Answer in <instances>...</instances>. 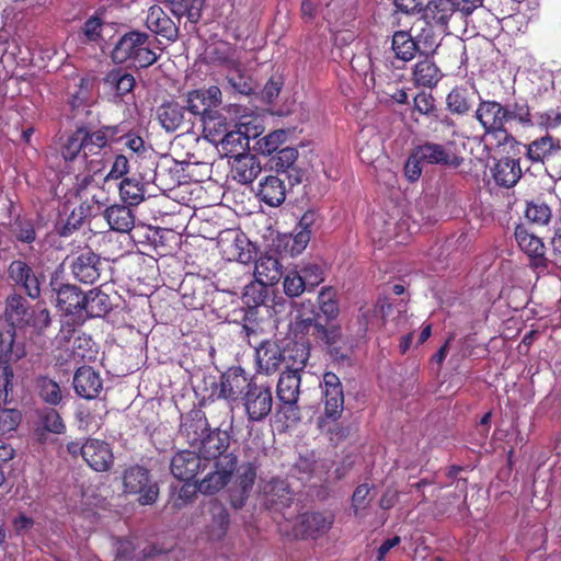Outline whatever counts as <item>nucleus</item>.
Listing matches in <instances>:
<instances>
[{
    "label": "nucleus",
    "mask_w": 561,
    "mask_h": 561,
    "mask_svg": "<svg viewBox=\"0 0 561 561\" xmlns=\"http://www.w3.org/2000/svg\"><path fill=\"white\" fill-rule=\"evenodd\" d=\"M128 204H114L105 209L104 217L112 230L122 233L133 230L136 216Z\"/></svg>",
    "instance_id": "37"
},
{
    "label": "nucleus",
    "mask_w": 561,
    "mask_h": 561,
    "mask_svg": "<svg viewBox=\"0 0 561 561\" xmlns=\"http://www.w3.org/2000/svg\"><path fill=\"white\" fill-rule=\"evenodd\" d=\"M112 310L111 298L107 294L92 289L84 294V302L82 309L83 323L89 318H101Z\"/></svg>",
    "instance_id": "41"
},
{
    "label": "nucleus",
    "mask_w": 561,
    "mask_h": 561,
    "mask_svg": "<svg viewBox=\"0 0 561 561\" xmlns=\"http://www.w3.org/2000/svg\"><path fill=\"white\" fill-rule=\"evenodd\" d=\"M213 60L218 65L225 67L228 71L237 70L241 66L240 59L236 56V49L231 46L227 48H215L211 53Z\"/></svg>",
    "instance_id": "57"
},
{
    "label": "nucleus",
    "mask_w": 561,
    "mask_h": 561,
    "mask_svg": "<svg viewBox=\"0 0 561 561\" xmlns=\"http://www.w3.org/2000/svg\"><path fill=\"white\" fill-rule=\"evenodd\" d=\"M123 488L127 494H137V501L142 506L154 504L160 494L158 482L152 479L150 471L140 465H133L124 470Z\"/></svg>",
    "instance_id": "6"
},
{
    "label": "nucleus",
    "mask_w": 561,
    "mask_h": 561,
    "mask_svg": "<svg viewBox=\"0 0 561 561\" xmlns=\"http://www.w3.org/2000/svg\"><path fill=\"white\" fill-rule=\"evenodd\" d=\"M7 282L20 289L27 298L38 300L42 296V279L44 275L35 272L24 259H13L5 271Z\"/></svg>",
    "instance_id": "7"
},
{
    "label": "nucleus",
    "mask_w": 561,
    "mask_h": 561,
    "mask_svg": "<svg viewBox=\"0 0 561 561\" xmlns=\"http://www.w3.org/2000/svg\"><path fill=\"white\" fill-rule=\"evenodd\" d=\"M334 519L335 517L332 513L307 512L299 516L295 531L304 539H317L332 528Z\"/></svg>",
    "instance_id": "18"
},
{
    "label": "nucleus",
    "mask_w": 561,
    "mask_h": 561,
    "mask_svg": "<svg viewBox=\"0 0 561 561\" xmlns=\"http://www.w3.org/2000/svg\"><path fill=\"white\" fill-rule=\"evenodd\" d=\"M515 239L528 257V266L537 273L545 272L549 266V259L546 256L543 241L523 225L515 228Z\"/></svg>",
    "instance_id": "11"
},
{
    "label": "nucleus",
    "mask_w": 561,
    "mask_h": 561,
    "mask_svg": "<svg viewBox=\"0 0 561 561\" xmlns=\"http://www.w3.org/2000/svg\"><path fill=\"white\" fill-rule=\"evenodd\" d=\"M522 148L525 150L523 153L526 154L528 161L533 164H541L545 168L548 167L556 153L561 157L560 140L549 134L538 137L527 145L522 144Z\"/></svg>",
    "instance_id": "19"
},
{
    "label": "nucleus",
    "mask_w": 561,
    "mask_h": 561,
    "mask_svg": "<svg viewBox=\"0 0 561 561\" xmlns=\"http://www.w3.org/2000/svg\"><path fill=\"white\" fill-rule=\"evenodd\" d=\"M444 73L427 54L419 59L411 70V82L415 88L434 89L443 79Z\"/></svg>",
    "instance_id": "27"
},
{
    "label": "nucleus",
    "mask_w": 561,
    "mask_h": 561,
    "mask_svg": "<svg viewBox=\"0 0 561 561\" xmlns=\"http://www.w3.org/2000/svg\"><path fill=\"white\" fill-rule=\"evenodd\" d=\"M502 129L507 134L508 125L528 128L534 125L530 107L526 101L502 103Z\"/></svg>",
    "instance_id": "30"
},
{
    "label": "nucleus",
    "mask_w": 561,
    "mask_h": 561,
    "mask_svg": "<svg viewBox=\"0 0 561 561\" xmlns=\"http://www.w3.org/2000/svg\"><path fill=\"white\" fill-rule=\"evenodd\" d=\"M202 123L205 139L214 145H218L226 133L234 125L232 122H229L219 110L208 114L202 119Z\"/></svg>",
    "instance_id": "40"
},
{
    "label": "nucleus",
    "mask_w": 561,
    "mask_h": 561,
    "mask_svg": "<svg viewBox=\"0 0 561 561\" xmlns=\"http://www.w3.org/2000/svg\"><path fill=\"white\" fill-rule=\"evenodd\" d=\"M298 158V151L293 147H285L282 149H277L275 151V156L273 157L275 168L277 172L287 171L290 169Z\"/></svg>",
    "instance_id": "60"
},
{
    "label": "nucleus",
    "mask_w": 561,
    "mask_h": 561,
    "mask_svg": "<svg viewBox=\"0 0 561 561\" xmlns=\"http://www.w3.org/2000/svg\"><path fill=\"white\" fill-rule=\"evenodd\" d=\"M415 157L426 164H437L447 168H459L465 159L463 157L448 150L444 145L425 141L414 148Z\"/></svg>",
    "instance_id": "17"
},
{
    "label": "nucleus",
    "mask_w": 561,
    "mask_h": 561,
    "mask_svg": "<svg viewBox=\"0 0 561 561\" xmlns=\"http://www.w3.org/2000/svg\"><path fill=\"white\" fill-rule=\"evenodd\" d=\"M525 217L534 224L546 225L551 217V209L545 203L530 202L527 204Z\"/></svg>",
    "instance_id": "56"
},
{
    "label": "nucleus",
    "mask_w": 561,
    "mask_h": 561,
    "mask_svg": "<svg viewBox=\"0 0 561 561\" xmlns=\"http://www.w3.org/2000/svg\"><path fill=\"white\" fill-rule=\"evenodd\" d=\"M300 375L295 373H282L276 386L277 412L283 414L286 421H300V408L298 399L300 394Z\"/></svg>",
    "instance_id": "8"
},
{
    "label": "nucleus",
    "mask_w": 561,
    "mask_h": 561,
    "mask_svg": "<svg viewBox=\"0 0 561 561\" xmlns=\"http://www.w3.org/2000/svg\"><path fill=\"white\" fill-rule=\"evenodd\" d=\"M255 381L240 366H232L220 376L218 399L237 402Z\"/></svg>",
    "instance_id": "13"
},
{
    "label": "nucleus",
    "mask_w": 561,
    "mask_h": 561,
    "mask_svg": "<svg viewBox=\"0 0 561 561\" xmlns=\"http://www.w3.org/2000/svg\"><path fill=\"white\" fill-rule=\"evenodd\" d=\"M211 431L205 413L201 410H192L182 420L180 433L191 447H195Z\"/></svg>",
    "instance_id": "26"
},
{
    "label": "nucleus",
    "mask_w": 561,
    "mask_h": 561,
    "mask_svg": "<svg viewBox=\"0 0 561 561\" xmlns=\"http://www.w3.org/2000/svg\"><path fill=\"white\" fill-rule=\"evenodd\" d=\"M226 80L228 84L231 87L233 92L250 95L253 93V83L251 78L247 75L243 66H239L237 70H231L227 72Z\"/></svg>",
    "instance_id": "50"
},
{
    "label": "nucleus",
    "mask_w": 561,
    "mask_h": 561,
    "mask_svg": "<svg viewBox=\"0 0 561 561\" xmlns=\"http://www.w3.org/2000/svg\"><path fill=\"white\" fill-rule=\"evenodd\" d=\"M391 50L394 58L404 64L422 55L420 42L415 41L408 31H396L391 39Z\"/></svg>",
    "instance_id": "35"
},
{
    "label": "nucleus",
    "mask_w": 561,
    "mask_h": 561,
    "mask_svg": "<svg viewBox=\"0 0 561 561\" xmlns=\"http://www.w3.org/2000/svg\"><path fill=\"white\" fill-rule=\"evenodd\" d=\"M77 182L75 186L76 195L81 201L89 202V192L91 191H100V185L95 181L94 175L85 174L83 176H77Z\"/></svg>",
    "instance_id": "62"
},
{
    "label": "nucleus",
    "mask_w": 561,
    "mask_h": 561,
    "mask_svg": "<svg viewBox=\"0 0 561 561\" xmlns=\"http://www.w3.org/2000/svg\"><path fill=\"white\" fill-rule=\"evenodd\" d=\"M256 360L261 369L274 373L283 364V348L274 342H262L256 348Z\"/></svg>",
    "instance_id": "42"
},
{
    "label": "nucleus",
    "mask_w": 561,
    "mask_h": 561,
    "mask_svg": "<svg viewBox=\"0 0 561 561\" xmlns=\"http://www.w3.org/2000/svg\"><path fill=\"white\" fill-rule=\"evenodd\" d=\"M199 482L201 480L196 481L194 485L187 483L183 484L180 488L176 496L171 502L172 508L179 511L186 506L188 503H191L195 497L196 492L199 491Z\"/></svg>",
    "instance_id": "61"
},
{
    "label": "nucleus",
    "mask_w": 561,
    "mask_h": 561,
    "mask_svg": "<svg viewBox=\"0 0 561 561\" xmlns=\"http://www.w3.org/2000/svg\"><path fill=\"white\" fill-rule=\"evenodd\" d=\"M33 308L26 296L20 293L14 291L5 298L4 316L11 327L0 332V353L7 362H18L26 355L24 344L15 341V328L26 327Z\"/></svg>",
    "instance_id": "3"
},
{
    "label": "nucleus",
    "mask_w": 561,
    "mask_h": 561,
    "mask_svg": "<svg viewBox=\"0 0 561 561\" xmlns=\"http://www.w3.org/2000/svg\"><path fill=\"white\" fill-rule=\"evenodd\" d=\"M165 171L163 165L153 168V162H150V165H146L137 175L124 178L118 187L121 198L129 206H138L145 199L147 186L150 184H154L161 191L174 188L175 180L165 179Z\"/></svg>",
    "instance_id": "5"
},
{
    "label": "nucleus",
    "mask_w": 561,
    "mask_h": 561,
    "mask_svg": "<svg viewBox=\"0 0 561 561\" xmlns=\"http://www.w3.org/2000/svg\"><path fill=\"white\" fill-rule=\"evenodd\" d=\"M232 127V129L230 128L226 133L218 145L221 146V150L226 156L234 158L247 153L250 149V137L244 125L237 126L234 124Z\"/></svg>",
    "instance_id": "36"
},
{
    "label": "nucleus",
    "mask_w": 561,
    "mask_h": 561,
    "mask_svg": "<svg viewBox=\"0 0 561 561\" xmlns=\"http://www.w3.org/2000/svg\"><path fill=\"white\" fill-rule=\"evenodd\" d=\"M9 230L16 242L32 244L37 238L34 220L24 216H18L10 224Z\"/></svg>",
    "instance_id": "46"
},
{
    "label": "nucleus",
    "mask_w": 561,
    "mask_h": 561,
    "mask_svg": "<svg viewBox=\"0 0 561 561\" xmlns=\"http://www.w3.org/2000/svg\"><path fill=\"white\" fill-rule=\"evenodd\" d=\"M105 84L115 90L116 95L123 98L133 92L136 85L135 77L126 69L114 68L104 78Z\"/></svg>",
    "instance_id": "44"
},
{
    "label": "nucleus",
    "mask_w": 561,
    "mask_h": 561,
    "mask_svg": "<svg viewBox=\"0 0 561 561\" xmlns=\"http://www.w3.org/2000/svg\"><path fill=\"white\" fill-rule=\"evenodd\" d=\"M101 257L89 249L72 261L71 272L79 282L94 284L101 276Z\"/></svg>",
    "instance_id": "25"
},
{
    "label": "nucleus",
    "mask_w": 561,
    "mask_h": 561,
    "mask_svg": "<svg viewBox=\"0 0 561 561\" xmlns=\"http://www.w3.org/2000/svg\"><path fill=\"white\" fill-rule=\"evenodd\" d=\"M145 25L148 31L174 43L179 38L178 24L158 4L149 7Z\"/></svg>",
    "instance_id": "23"
},
{
    "label": "nucleus",
    "mask_w": 561,
    "mask_h": 561,
    "mask_svg": "<svg viewBox=\"0 0 561 561\" xmlns=\"http://www.w3.org/2000/svg\"><path fill=\"white\" fill-rule=\"evenodd\" d=\"M103 20L99 16L89 18L83 26L82 33L89 42H96L102 36Z\"/></svg>",
    "instance_id": "64"
},
{
    "label": "nucleus",
    "mask_w": 561,
    "mask_h": 561,
    "mask_svg": "<svg viewBox=\"0 0 561 561\" xmlns=\"http://www.w3.org/2000/svg\"><path fill=\"white\" fill-rule=\"evenodd\" d=\"M211 520L207 526L209 540L219 541L227 535L230 525V514L221 503H215L210 507Z\"/></svg>",
    "instance_id": "43"
},
{
    "label": "nucleus",
    "mask_w": 561,
    "mask_h": 561,
    "mask_svg": "<svg viewBox=\"0 0 561 561\" xmlns=\"http://www.w3.org/2000/svg\"><path fill=\"white\" fill-rule=\"evenodd\" d=\"M502 103L495 100L479 98L474 110V118L482 127L485 135H500L502 129Z\"/></svg>",
    "instance_id": "20"
},
{
    "label": "nucleus",
    "mask_w": 561,
    "mask_h": 561,
    "mask_svg": "<svg viewBox=\"0 0 561 561\" xmlns=\"http://www.w3.org/2000/svg\"><path fill=\"white\" fill-rule=\"evenodd\" d=\"M84 461L96 472L108 471L114 463L112 447L105 440L89 438L85 440Z\"/></svg>",
    "instance_id": "24"
},
{
    "label": "nucleus",
    "mask_w": 561,
    "mask_h": 561,
    "mask_svg": "<svg viewBox=\"0 0 561 561\" xmlns=\"http://www.w3.org/2000/svg\"><path fill=\"white\" fill-rule=\"evenodd\" d=\"M73 388L79 397L92 400L101 393L103 381L100 374L91 366H81L75 373Z\"/></svg>",
    "instance_id": "28"
},
{
    "label": "nucleus",
    "mask_w": 561,
    "mask_h": 561,
    "mask_svg": "<svg viewBox=\"0 0 561 561\" xmlns=\"http://www.w3.org/2000/svg\"><path fill=\"white\" fill-rule=\"evenodd\" d=\"M310 239H311L310 231L295 229V233L290 238V241L287 242L286 247L289 248V252L293 256L298 255L307 248Z\"/></svg>",
    "instance_id": "63"
},
{
    "label": "nucleus",
    "mask_w": 561,
    "mask_h": 561,
    "mask_svg": "<svg viewBox=\"0 0 561 561\" xmlns=\"http://www.w3.org/2000/svg\"><path fill=\"white\" fill-rule=\"evenodd\" d=\"M84 293L76 285L67 287L56 298V307L66 313V316L72 317V320L77 324L83 323V309Z\"/></svg>",
    "instance_id": "29"
},
{
    "label": "nucleus",
    "mask_w": 561,
    "mask_h": 561,
    "mask_svg": "<svg viewBox=\"0 0 561 561\" xmlns=\"http://www.w3.org/2000/svg\"><path fill=\"white\" fill-rule=\"evenodd\" d=\"M453 16L451 0H431L423 8L422 18L430 26L447 28Z\"/></svg>",
    "instance_id": "38"
},
{
    "label": "nucleus",
    "mask_w": 561,
    "mask_h": 561,
    "mask_svg": "<svg viewBox=\"0 0 561 561\" xmlns=\"http://www.w3.org/2000/svg\"><path fill=\"white\" fill-rule=\"evenodd\" d=\"M299 272L308 290H312L324 280V271L321 264L314 262L305 263Z\"/></svg>",
    "instance_id": "54"
},
{
    "label": "nucleus",
    "mask_w": 561,
    "mask_h": 561,
    "mask_svg": "<svg viewBox=\"0 0 561 561\" xmlns=\"http://www.w3.org/2000/svg\"><path fill=\"white\" fill-rule=\"evenodd\" d=\"M256 195L267 206L277 207L286 198L285 181L278 175H267L260 181Z\"/></svg>",
    "instance_id": "33"
},
{
    "label": "nucleus",
    "mask_w": 561,
    "mask_h": 561,
    "mask_svg": "<svg viewBox=\"0 0 561 561\" xmlns=\"http://www.w3.org/2000/svg\"><path fill=\"white\" fill-rule=\"evenodd\" d=\"M221 103L222 92L217 85L195 89L188 91L185 95L187 112L194 116H201V119L218 110Z\"/></svg>",
    "instance_id": "12"
},
{
    "label": "nucleus",
    "mask_w": 561,
    "mask_h": 561,
    "mask_svg": "<svg viewBox=\"0 0 561 561\" xmlns=\"http://www.w3.org/2000/svg\"><path fill=\"white\" fill-rule=\"evenodd\" d=\"M219 248L226 260L241 264L251 263L256 255L255 247L241 232L229 233L228 237L221 238Z\"/></svg>",
    "instance_id": "16"
},
{
    "label": "nucleus",
    "mask_w": 561,
    "mask_h": 561,
    "mask_svg": "<svg viewBox=\"0 0 561 561\" xmlns=\"http://www.w3.org/2000/svg\"><path fill=\"white\" fill-rule=\"evenodd\" d=\"M318 304L322 321L329 327V322L334 320L340 312L336 291L332 287H323L318 295Z\"/></svg>",
    "instance_id": "47"
},
{
    "label": "nucleus",
    "mask_w": 561,
    "mask_h": 561,
    "mask_svg": "<svg viewBox=\"0 0 561 561\" xmlns=\"http://www.w3.org/2000/svg\"><path fill=\"white\" fill-rule=\"evenodd\" d=\"M93 210L94 206L91 203L88 201H82L77 207L72 209L60 233L62 236H68L75 230L81 228L85 219L92 216Z\"/></svg>",
    "instance_id": "48"
},
{
    "label": "nucleus",
    "mask_w": 561,
    "mask_h": 561,
    "mask_svg": "<svg viewBox=\"0 0 561 561\" xmlns=\"http://www.w3.org/2000/svg\"><path fill=\"white\" fill-rule=\"evenodd\" d=\"M261 171V162L256 156L243 153L234 157L231 169L233 180L242 184H250L257 178Z\"/></svg>",
    "instance_id": "34"
},
{
    "label": "nucleus",
    "mask_w": 561,
    "mask_h": 561,
    "mask_svg": "<svg viewBox=\"0 0 561 561\" xmlns=\"http://www.w3.org/2000/svg\"><path fill=\"white\" fill-rule=\"evenodd\" d=\"M284 293L287 297H299L305 290H308L299 270L288 271L283 282Z\"/></svg>",
    "instance_id": "52"
},
{
    "label": "nucleus",
    "mask_w": 561,
    "mask_h": 561,
    "mask_svg": "<svg viewBox=\"0 0 561 561\" xmlns=\"http://www.w3.org/2000/svg\"><path fill=\"white\" fill-rule=\"evenodd\" d=\"M22 421V413L14 408H0V436L15 432Z\"/></svg>",
    "instance_id": "53"
},
{
    "label": "nucleus",
    "mask_w": 561,
    "mask_h": 561,
    "mask_svg": "<svg viewBox=\"0 0 561 561\" xmlns=\"http://www.w3.org/2000/svg\"><path fill=\"white\" fill-rule=\"evenodd\" d=\"M39 397L50 405H57L62 400L60 386L53 379L41 376L36 379Z\"/></svg>",
    "instance_id": "49"
},
{
    "label": "nucleus",
    "mask_w": 561,
    "mask_h": 561,
    "mask_svg": "<svg viewBox=\"0 0 561 561\" xmlns=\"http://www.w3.org/2000/svg\"><path fill=\"white\" fill-rule=\"evenodd\" d=\"M282 275V265L276 256L262 254L255 260L254 276L259 283L273 286L280 280Z\"/></svg>",
    "instance_id": "39"
},
{
    "label": "nucleus",
    "mask_w": 561,
    "mask_h": 561,
    "mask_svg": "<svg viewBox=\"0 0 561 561\" xmlns=\"http://www.w3.org/2000/svg\"><path fill=\"white\" fill-rule=\"evenodd\" d=\"M242 404L250 422H261L273 408L272 388L256 381L241 397Z\"/></svg>",
    "instance_id": "10"
},
{
    "label": "nucleus",
    "mask_w": 561,
    "mask_h": 561,
    "mask_svg": "<svg viewBox=\"0 0 561 561\" xmlns=\"http://www.w3.org/2000/svg\"><path fill=\"white\" fill-rule=\"evenodd\" d=\"M295 325L299 332L311 334L317 340H321L330 330L322 318H296Z\"/></svg>",
    "instance_id": "51"
},
{
    "label": "nucleus",
    "mask_w": 561,
    "mask_h": 561,
    "mask_svg": "<svg viewBox=\"0 0 561 561\" xmlns=\"http://www.w3.org/2000/svg\"><path fill=\"white\" fill-rule=\"evenodd\" d=\"M310 357V346L305 342H289L283 348V364L285 370L283 373H295L300 375Z\"/></svg>",
    "instance_id": "32"
},
{
    "label": "nucleus",
    "mask_w": 561,
    "mask_h": 561,
    "mask_svg": "<svg viewBox=\"0 0 561 561\" xmlns=\"http://www.w3.org/2000/svg\"><path fill=\"white\" fill-rule=\"evenodd\" d=\"M522 153V142L514 140L506 154L496 161L492 175L497 185L510 188L517 184L523 174Z\"/></svg>",
    "instance_id": "9"
},
{
    "label": "nucleus",
    "mask_w": 561,
    "mask_h": 561,
    "mask_svg": "<svg viewBox=\"0 0 561 561\" xmlns=\"http://www.w3.org/2000/svg\"><path fill=\"white\" fill-rule=\"evenodd\" d=\"M38 417L42 428L36 430V435L39 442L45 440V432L53 434L65 433L66 425L56 409L45 408L39 412Z\"/></svg>",
    "instance_id": "45"
},
{
    "label": "nucleus",
    "mask_w": 561,
    "mask_h": 561,
    "mask_svg": "<svg viewBox=\"0 0 561 561\" xmlns=\"http://www.w3.org/2000/svg\"><path fill=\"white\" fill-rule=\"evenodd\" d=\"M231 436L227 431L213 428L196 446L198 455L209 470L201 479L199 492L213 495L226 488L230 505L242 508L254 486L260 467L256 458L240 459L236 449H230Z\"/></svg>",
    "instance_id": "1"
},
{
    "label": "nucleus",
    "mask_w": 561,
    "mask_h": 561,
    "mask_svg": "<svg viewBox=\"0 0 561 561\" xmlns=\"http://www.w3.org/2000/svg\"><path fill=\"white\" fill-rule=\"evenodd\" d=\"M112 58L117 64L128 62L136 69H146L157 62L159 55L151 48L147 32L131 30L117 41Z\"/></svg>",
    "instance_id": "4"
},
{
    "label": "nucleus",
    "mask_w": 561,
    "mask_h": 561,
    "mask_svg": "<svg viewBox=\"0 0 561 561\" xmlns=\"http://www.w3.org/2000/svg\"><path fill=\"white\" fill-rule=\"evenodd\" d=\"M413 110L421 115L434 116L437 112L436 100L432 93L420 91L413 99Z\"/></svg>",
    "instance_id": "58"
},
{
    "label": "nucleus",
    "mask_w": 561,
    "mask_h": 561,
    "mask_svg": "<svg viewBox=\"0 0 561 561\" xmlns=\"http://www.w3.org/2000/svg\"><path fill=\"white\" fill-rule=\"evenodd\" d=\"M322 341L328 350V354L334 363L351 365L354 353V343L347 336H343L340 325H330V330Z\"/></svg>",
    "instance_id": "21"
},
{
    "label": "nucleus",
    "mask_w": 561,
    "mask_h": 561,
    "mask_svg": "<svg viewBox=\"0 0 561 561\" xmlns=\"http://www.w3.org/2000/svg\"><path fill=\"white\" fill-rule=\"evenodd\" d=\"M170 470L178 480L188 482L196 478L198 473L206 474L209 468L207 463L203 461L198 453L180 450L172 457Z\"/></svg>",
    "instance_id": "15"
},
{
    "label": "nucleus",
    "mask_w": 561,
    "mask_h": 561,
    "mask_svg": "<svg viewBox=\"0 0 561 561\" xmlns=\"http://www.w3.org/2000/svg\"><path fill=\"white\" fill-rule=\"evenodd\" d=\"M446 110L457 116H467L474 112L473 92L463 84L455 85L446 95Z\"/></svg>",
    "instance_id": "31"
},
{
    "label": "nucleus",
    "mask_w": 561,
    "mask_h": 561,
    "mask_svg": "<svg viewBox=\"0 0 561 561\" xmlns=\"http://www.w3.org/2000/svg\"><path fill=\"white\" fill-rule=\"evenodd\" d=\"M370 486L367 483L359 484L352 495V507L356 517L363 516L365 511L371 501L369 499Z\"/></svg>",
    "instance_id": "59"
},
{
    "label": "nucleus",
    "mask_w": 561,
    "mask_h": 561,
    "mask_svg": "<svg viewBox=\"0 0 561 561\" xmlns=\"http://www.w3.org/2000/svg\"><path fill=\"white\" fill-rule=\"evenodd\" d=\"M324 417L332 422L337 421L344 409V392L340 378L334 373L323 375Z\"/></svg>",
    "instance_id": "14"
},
{
    "label": "nucleus",
    "mask_w": 561,
    "mask_h": 561,
    "mask_svg": "<svg viewBox=\"0 0 561 561\" xmlns=\"http://www.w3.org/2000/svg\"><path fill=\"white\" fill-rule=\"evenodd\" d=\"M115 135V127L103 126L92 130L88 126L78 127L60 147V154L67 164H78V169L89 168L94 173L103 157L111 149L110 137Z\"/></svg>",
    "instance_id": "2"
},
{
    "label": "nucleus",
    "mask_w": 561,
    "mask_h": 561,
    "mask_svg": "<svg viewBox=\"0 0 561 561\" xmlns=\"http://www.w3.org/2000/svg\"><path fill=\"white\" fill-rule=\"evenodd\" d=\"M187 108L178 102H164L157 108V119L161 127L173 133L180 129L190 130L193 123L186 117Z\"/></svg>",
    "instance_id": "22"
},
{
    "label": "nucleus",
    "mask_w": 561,
    "mask_h": 561,
    "mask_svg": "<svg viewBox=\"0 0 561 561\" xmlns=\"http://www.w3.org/2000/svg\"><path fill=\"white\" fill-rule=\"evenodd\" d=\"M30 318L26 327H32L38 334H42L51 324L50 311L41 304L34 306Z\"/></svg>",
    "instance_id": "55"
}]
</instances>
